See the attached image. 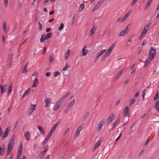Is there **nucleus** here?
Returning <instances> with one entry per match:
<instances>
[{
	"instance_id": "obj_17",
	"label": "nucleus",
	"mask_w": 159,
	"mask_h": 159,
	"mask_svg": "<svg viewBox=\"0 0 159 159\" xmlns=\"http://www.w3.org/2000/svg\"><path fill=\"white\" fill-rule=\"evenodd\" d=\"M150 25L148 24L146 25L141 33V34L144 36L146 34L149 29Z\"/></svg>"
},
{
	"instance_id": "obj_5",
	"label": "nucleus",
	"mask_w": 159,
	"mask_h": 159,
	"mask_svg": "<svg viewBox=\"0 0 159 159\" xmlns=\"http://www.w3.org/2000/svg\"><path fill=\"white\" fill-rule=\"evenodd\" d=\"M131 12V11H128L123 17L119 18L117 20V22H119L120 23L124 22L130 15Z\"/></svg>"
},
{
	"instance_id": "obj_42",
	"label": "nucleus",
	"mask_w": 159,
	"mask_h": 159,
	"mask_svg": "<svg viewBox=\"0 0 159 159\" xmlns=\"http://www.w3.org/2000/svg\"><path fill=\"white\" fill-rule=\"evenodd\" d=\"M61 122V120H59L53 126L54 128L56 129L57 127L59 125L60 123Z\"/></svg>"
},
{
	"instance_id": "obj_55",
	"label": "nucleus",
	"mask_w": 159,
	"mask_h": 159,
	"mask_svg": "<svg viewBox=\"0 0 159 159\" xmlns=\"http://www.w3.org/2000/svg\"><path fill=\"white\" fill-rule=\"evenodd\" d=\"M144 150H143L141 151L138 154V156L139 157H140L144 153Z\"/></svg>"
},
{
	"instance_id": "obj_47",
	"label": "nucleus",
	"mask_w": 159,
	"mask_h": 159,
	"mask_svg": "<svg viewBox=\"0 0 159 159\" xmlns=\"http://www.w3.org/2000/svg\"><path fill=\"white\" fill-rule=\"evenodd\" d=\"M159 98V92H157L156 95L154 97L153 99L154 100H156Z\"/></svg>"
},
{
	"instance_id": "obj_62",
	"label": "nucleus",
	"mask_w": 159,
	"mask_h": 159,
	"mask_svg": "<svg viewBox=\"0 0 159 159\" xmlns=\"http://www.w3.org/2000/svg\"><path fill=\"white\" fill-rule=\"evenodd\" d=\"M147 91V90L146 89H144L142 92V95H145L146 94V92Z\"/></svg>"
},
{
	"instance_id": "obj_10",
	"label": "nucleus",
	"mask_w": 159,
	"mask_h": 159,
	"mask_svg": "<svg viewBox=\"0 0 159 159\" xmlns=\"http://www.w3.org/2000/svg\"><path fill=\"white\" fill-rule=\"evenodd\" d=\"M115 117V116L114 114H111L107 119V123L108 124L111 123L114 119Z\"/></svg>"
},
{
	"instance_id": "obj_53",
	"label": "nucleus",
	"mask_w": 159,
	"mask_h": 159,
	"mask_svg": "<svg viewBox=\"0 0 159 159\" xmlns=\"http://www.w3.org/2000/svg\"><path fill=\"white\" fill-rule=\"evenodd\" d=\"M60 73L57 71L56 72L53 73V75L54 77H56L58 75H60Z\"/></svg>"
},
{
	"instance_id": "obj_14",
	"label": "nucleus",
	"mask_w": 159,
	"mask_h": 159,
	"mask_svg": "<svg viewBox=\"0 0 159 159\" xmlns=\"http://www.w3.org/2000/svg\"><path fill=\"white\" fill-rule=\"evenodd\" d=\"M102 142L101 140L99 139L98 140L97 142L95 143L92 151L93 152H94L96 149L99 146Z\"/></svg>"
},
{
	"instance_id": "obj_27",
	"label": "nucleus",
	"mask_w": 159,
	"mask_h": 159,
	"mask_svg": "<svg viewBox=\"0 0 159 159\" xmlns=\"http://www.w3.org/2000/svg\"><path fill=\"white\" fill-rule=\"evenodd\" d=\"M155 109L159 113V101H156L154 104Z\"/></svg>"
},
{
	"instance_id": "obj_49",
	"label": "nucleus",
	"mask_w": 159,
	"mask_h": 159,
	"mask_svg": "<svg viewBox=\"0 0 159 159\" xmlns=\"http://www.w3.org/2000/svg\"><path fill=\"white\" fill-rule=\"evenodd\" d=\"M135 101V99H134L132 98V99H131L129 101V106H131L133 104V103Z\"/></svg>"
},
{
	"instance_id": "obj_38",
	"label": "nucleus",
	"mask_w": 159,
	"mask_h": 159,
	"mask_svg": "<svg viewBox=\"0 0 159 159\" xmlns=\"http://www.w3.org/2000/svg\"><path fill=\"white\" fill-rule=\"evenodd\" d=\"M28 64L27 63L24 67L23 70L22 71V73L25 74H26L27 73V66Z\"/></svg>"
},
{
	"instance_id": "obj_11",
	"label": "nucleus",
	"mask_w": 159,
	"mask_h": 159,
	"mask_svg": "<svg viewBox=\"0 0 159 159\" xmlns=\"http://www.w3.org/2000/svg\"><path fill=\"white\" fill-rule=\"evenodd\" d=\"M0 88L1 89V94L2 95L3 93H5L6 92L8 88V85L7 84H6L3 86L2 84H1L0 85Z\"/></svg>"
},
{
	"instance_id": "obj_4",
	"label": "nucleus",
	"mask_w": 159,
	"mask_h": 159,
	"mask_svg": "<svg viewBox=\"0 0 159 159\" xmlns=\"http://www.w3.org/2000/svg\"><path fill=\"white\" fill-rule=\"evenodd\" d=\"M156 52L155 48L153 47H151L149 52L148 58L151 60H152L156 56Z\"/></svg>"
},
{
	"instance_id": "obj_3",
	"label": "nucleus",
	"mask_w": 159,
	"mask_h": 159,
	"mask_svg": "<svg viewBox=\"0 0 159 159\" xmlns=\"http://www.w3.org/2000/svg\"><path fill=\"white\" fill-rule=\"evenodd\" d=\"M11 127L10 126L7 127L6 129L3 134L2 128L0 127V136L1 137L2 140H3L8 136L11 130Z\"/></svg>"
},
{
	"instance_id": "obj_22",
	"label": "nucleus",
	"mask_w": 159,
	"mask_h": 159,
	"mask_svg": "<svg viewBox=\"0 0 159 159\" xmlns=\"http://www.w3.org/2000/svg\"><path fill=\"white\" fill-rule=\"evenodd\" d=\"M102 3V1H99L95 5L92 11H94L98 7H99Z\"/></svg>"
},
{
	"instance_id": "obj_20",
	"label": "nucleus",
	"mask_w": 159,
	"mask_h": 159,
	"mask_svg": "<svg viewBox=\"0 0 159 159\" xmlns=\"http://www.w3.org/2000/svg\"><path fill=\"white\" fill-rule=\"evenodd\" d=\"M96 29L97 28L95 26L93 27L92 29L89 32V36H92L95 33Z\"/></svg>"
},
{
	"instance_id": "obj_13",
	"label": "nucleus",
	"mask_w": 159,
	"mask_h": 159,
	"mask_svg": "<svg viewBox=\"0 0 159 159\" xmlns=\"http://www.w3.org/2000/svg\"><path fill=\"white\" fill-rule=\"evenodd\" d=\"M22 153V144L21 143V145L18 148V151L17 154L16 156V158L17 159H19Z\"/></svg>"
},
{
	"instance_id": "obj_15",
	"label": "nucleus",
	"mask_w": 159,
	"mask_h": 159,
	"mask_svg": "<svg viewBox=\"0 0 159 159\" xmlns=\"http://www.w3.org/2000/svg\"><path fill=\"white\" fill-rule=\"evenodd\" d=\"M124 70V69H122L120 70L116 75L115 77L113 79V81H116L117 79L120 77L121 76L122 73L123 72Z\"/></svg>"
},
{
	"instance_id": "obj_46",
	"label": "nucleus",
	"mask_w": 159,
	"mask_h": 159,
	"mask_svg": "<svg viewBox=\"0 0 159 159\" xmlns=\"http://www.w3.org/2000/svg\"><path fill=\"white\" fill-rule=\"evenodd\" d=\"M56 129L53 126L48 134L52 135V134L54 132V131Z\"/></svg>"
},
{
	"instance_id": "obj_51",
	"label": "nucleus",
	"mask_w": 159,
	"mask_h": 159,
	"mask_svg": "<svg viewBox=\"0 0 159 159\" xmlns=\"http://www.w3.org/2000/svg\"><path fill=\"white\" fill-rule=\"evenodd\" d=\"M70 67V66L68 64H66L63 69V71H66L67 70V69Z\"/></svg>"
},
{
	"instance_id": "obj_18",
	"label": "nucleus",
	"mask_w": 159,
	"mask_h": 159,
	"mask_svg": "<svg viewBox=\"0 0 159 159\" xmlns=\"http://www.w3.org/2000/svg\"><path fill=\"white\" fill-rule=\"evenodd\" d=\"M36 105L31 104L30 105V108L28 111V113L29 114H30L35 109Z\"/></svg>"
},
{
	"instance_id": "obj_12",
	"label": "nucleus",
	"mask_w": 159,
	"mask_h": 159,
	"mask_svg": "<svg viewBox=\"0 0 159 159\" xmlns=\"http://www.w3.org/2000/svg\"><path fill=\"white\" fill-rule=\"evenodd\" d=\"M44 101L45 103V107H49L50 104L51 103L52 99L50 98L46 97L44 99Z\"/></svg>"
},
{
	"instance_id": "obj_59",
	"label": "nucleus",
	"mask_w": 159,
	"mask_h": 159,
	"mask_svg": "<svg viewBox=\"0 0 159 159\" xmlns=\"http://www.w3.org/2000/svg\"><path fill=\"white\" fill-rule=\"evenodd\" d=\"M49 0H44L43 2V4L44 5L48 2Z\"/></svg>"
},
{
	"instance_id": "obj_57",
	"label": "nucleus",
	"mask_w": 159,
	"mask_h": 159,
	"mask_svg": "<svg viewBox=\"0 0 159 159\" xmlns=\"http://www.w3.org/2000/svg\"><path fill=\"white\" fill-rule=\"evenodd\" d=\"M137 1L138 0H133V1H132L131 3V5L132 6L134 5L136 3V2H137Z\"/></svg>"
},
{
	"instance_id": "obj_40",
	"label": "nucleus",
	"mask_w": 159,
	"mask_h": 159,
	"mask_svg": "<svg viewBox=\"0 0 159 159\" xmlns=\"http://www.w3.org/2000/svg\"><path fill=\"white\" fill-rule=\"evenodd\" d=\"M38 128L40 132V133L43 134H44V132L42 128L40 126H38Z\"/></svg>"
},
{
	"instance_id": "obj_64",
	"label": "nucleus",
	"mask_w": 159,
	"mask_h": 159,
	"mask_svg": "<svg viewBox=\"0 0 159 159\" xmlns=\"http://www.w3.org/2000/svg\"><path fill=\"white\" fill-rule=\"evenodd\" d=\"M51 29L50 28H47L46 30V32H49L51 30Z\"/></svg>"
},
{
	"instance_id": "obj_48",
	"label": "nucleus",
	"mask_w": 159,
	"mask_h": 159,
	"mask_svg": "<svg viewBox=\"0 0 159 159\" xmlns=\"http://www.w3.org/2000/svg\"><path fill=\"white\" fill-rule=\"evenodd\" d=\"M4 3L5 7L6 8L7 7L8 4V0H4Z\"/></svg>"
},
{
	"instance_id": "obj_19",
	"label": "nucleus",
	"mask_w": 159,
	"mask_h": 159,
	"mask_svg": "<svg viewBox=\"0 0 159 159\" xmlns=\"http://www.w3.org/2000/svg\"><path fill=\"white\" fill-rule=\"evenodd\" d=\"M70 52V50L69 49H67L65 52L64 57L65 61L69 57Z\"/></svg>"
},
{
	"instance_id": "obj_39",
	"label": "nucleus",
	"mask_w": 159,
	"mask_h": 159,
	"mask_svg": "<svg viewBox=\"0 0 159 159\" xmlns=\"http://www.w3.org/2000/svg\"><path fill=\"white\" fill-rule=\"evenodd\" d=\"M84 4H81L80 6L79 10H78V12H81L82 10H83V9L84 8Z\"/></svg>"
},
{
	"instance_id": "obj_44",
	"label": "nucleus",
	"mask_w": 159,
	"mask_h": 159,
	"mask_svg": "<svg viewBox=\"0 0 159 159\" xmlns=\"http://www.w3.org/2000/svg\"><path fill=\"white\" fill-rule=\"evenodd\" d=\"M52 35V33H48L45 36H46V39H48L50 38L51 37Z\"/></svg>"
},
{
	"instance_id": "obj_45",
	"label": "nucleus",
	"mask_w": 159,
	"mask_h": 159,
	"mask_svg": "<svg viewBox=\"0 0 159 159\" xmlns=\"http://www.w3.org/2000/svg\"><path fill=\"white\" fill-rule=\"evenodd\" d=\"M64 24L63 23H61L60 25L58 28V30L59 31H61L63 30L64 28Z\"/></svg>"
},
{
	"instance_id": "obj_41",
	"label": "nucleus",
	"mask_w": 159,
	"mask_h": 159,
	"mask_svg": "<svg viewBox=\"0 0 159 159\" xmlns=\"http://www.w3.org/2000/svg\"><path fill=\"white\" fill-rule=\"evenodd\" d=\"M12 84L10 85L9 86V89L7 91V94H9L12 91Z\"/></svg>"
},
{
	"instance_id": "obj_50",
	"label": "nucleus",
	"mask_w": 159,
	"mask_h": 159,
	"mask_svg": "<svg viewBox=\"0 0 159 159\" xmlns=\"http://www.w3.org/2000/svg\"><path fill=\"white\" fill-rule=\"evenodd\" d=\"M70 130V128H67L66 129L65 131H64L63 133V135L65 136L66 135L67 133L69 132Z\"/></svg>"
},
{
	"instance_id": "obj_29",
	"label": "nucleus",
	"mask_w": 159,
	"mask_h": 159,
	"mask_svg": "<svg viewBox=\"0 0 159 159\" xmlns=\"http://www.w3.org/2000/svg\"><path fill=\"white\" fill-rule=\"evenodd\" d=\"M86 47V45H85L82 49V54L83 56H85L88 52V50L85 49Z\"/></svg>"
},
{
	"instance_id": "obj_28",
	"label": "nucleus",
	"mask_w": 159,
	"mask_h": 159,
	"mask_svg": "<svg viewBox=\"0 0 159 159\" xmlns=\"http://www.w3.org/2000/svg\"><path fill=\"white\" fill-rule=\"evenodd\" d=\"M25 137L26 140L27 141H29L30 139V134L29 131H27L25 133Z\"/></svg>"
},
{
	"instance_id": "obj_56",
	"label": "nucleus",
	"mask_w": 159,
	"mask_h": 159,
	"mask_svg": "<svg viewBox=\"0 0 159 159\" xmlns=\"http://www.w3.org/2000/svg\"><path fill=\"white\" fill-rule=\"evenodd\" d=\"M38 25H39V30L40 31L42 30V25L41 24L40 22L38 23Z\"/></svg>"
},
{
	"instance_id": "obj_2",
	"label": "nucleus",
	"mask_w": 159,
	"mask_h": 159,
	"mask_svg": "<svg viewBox=\"0 0 159 159\" xmlns=\"http://www.w3.org/2000/svg\"><path fill=\"white\" fill-rule=\"evenodd\" d=\"M116 42H114L110 46L109 49L103 55L102 57L103 60H104L106 57H108L110 55L112 50L116 46Z\"/></svg>"
},
{
	"instance_id": "obj_33",
	"label": "nucleus",
	"mask_w": 159,
	"mask_h": 159,
	"mask_svg": "<svg viewBox=\"0 0 159 159\" xmlns=\"http://www.w3.org/2000/svg\"><path fill=\"white\" fill-rule=\"evenodd\" d=\"M120 121V119L119 118H118L116 121L114 122L113 123V126L112 127V129H114L118 123Z\"/></svg>"
},
{
	"instance_id": "obj_54",
	"label": "nucleus",
	"mask_w": 159,
	"mask_h": 159,
	"mask_svg": "<svg viewBox=\"0 0 159 159\" xmlns=\"http://www.w3.org/2000/svg\"><path fill=\"white\" fill-rule=\"evenodd\" d=\"M70 94V92H68L65 95L62 96L63 98L65 99L66 98H67Z\"/></svg>"
},
{
	"instance_id": "obj_35",
	"label": "nucleus",
	"mask_w": 159,
	"mask_h": 159,
	"mask_svg": "<svg viewBox=\"0 0 159 159\" xmlns=\"http://www.w3.org/2000/svg\"><path fill=\"white\" fill-rule=\"evenodd\" d=\"M3 28L4 31L6 33H7V28L6 25V23L5 22H4L3 24Z\"/></svg>"
},
{
	"instance_id": "obj_8",
	"label": "nucleus",
	"mask_w": 159,
	"mask_h": 159,
	"mask_svg": "<svg viewBox=\"0 0 159 159\" xmlns=\"http://www.w3.org/2000/svg\"><path fill=\"white\" fill-rule=\"evenodd\" d=\"M105 124V121L104 120H102L100 121L97 125V130L98 132H99L102 129V126L104 125Z\"/></svg>"
},
{
	"instance_id": "obj_60",
	"label": "nucleus",
	"mask_w": 159,
	"mask_h": 159,
	"mask_svg": "<svg viewBox=\"0 0 159 159\" xmlns=\"http://www.w3.org/2000/svg\"><path fill=\"white\" fill-rule=\"evenodd\" d=\"M99 57L97 55H96V57H95V58H94V62H95L96 61H97Z\"/></svg>"
},
{
	"instance_id": "obj_16",
	"label": "nucleus",
	"mask_w": 159,
	"mask_h": 159,
	"mask_svg": "<svg viewBox=\"0 0 159 159\" xmlns=\"http://www.w3.org/2000/svg\"><path fill=\"white\" fill-rule=\"evenodd\" d=\"M62 104L57 101L53 107V109L55 111H57L61 106Z\"/></svg>"
},
{
	"instance_id": "obj_32",
	"label": "nucleus",
	"mask_w": 159,
	"mask_h": 159,
	"mask_svg": "<svg viewBox=\"0 0 159 159\" xmlns=\"http://www.w3.org/2000/svg\"><path fill=\"white\" fill-rule=\"evenodd\" d=\"M129 108L128 107H126L124 109V115L125 116H126L129 113Z\"/></svg>"
},
{
	"instance_id": "obj_37",
	"label": "nucleus",
	"mask_w": 159,
	"mask_h": 159,
	"mask_svg": "<svg viewBox=\"0 0 159 159\" xmlns=\"http://www.w3.org/2000/svg\"><path fill=\"white\" fill-rule=\"evenodd\" d=\"M47 39H46V36L44 34L41 35V38L40 39V42L41 43L43 42L45 40Z\"/></svg>"
},
{
	"instance_id": "obj_23",
	"label": "nucleus",
	"mask_w": 159,
	"mask_h": 159,
	"mask_svg": "<svg viewBox=\"0 0 159 159\" xmlns=\"http://www.w3.org/2000/svg\"><path fill=\"white\" fill-rule=\"evenodd\" d=\"M153 1L152 0H148L147 3H146L145 7L144 9L145 10H147L148 9V7H149Z\"/></svg>"
},
{
	"instance_id": "obj_1",
	"label": "nucleus",
	"mask_w": 159,
	"mask_h": 159,
	"mask_svg": "<svg viewBox=\"0 0 159 159\" xmlns=\"http://www.w3.org/2000/svg\"><path fill=\"white\" fill-rule=\"evenodd\" d=\"M15 139V135H13L7 146V156L9 155L12 151V148L14 144V141Z\"/></svg>"
},
{
	"instance_id": "obj_6",
	"label": "nucleus",
	"mask_w": 159,
	"mask_h": 159,
	"mask_svg": "<svg viewBox=\"0 0 159 159\" xmlns=\"http://www.w3.org/2000/svg\"><path fill=\"white\" fill-rule=\"evenodd\" d=\"M75 99H73L67 105L64 110L66 113H67L72 107L75 102Z\"/></svg>"
},
{
	"instance_id": "obj_9",
	"label": "nucleus",
	"mask_w": 159,
	"mask_h": 159,
	"mask_svg": "<svg viewBox=\"0 0 159 159\" xmlns=\"http://www.w3.org/2000/svg\"><path fill=\"white\" fill-rule=\"evenodd\" d=\"M128 25L127 26L124 30L121 31L118 34L119 37H123L127 34L128 33Z\"/></svg>"
},
{
	"instance_id": "obj_63",
	"label": "nucleus",
	"mask_w": 159,
	"mask_h": 159,
	"mask_svg": "<svg viewBox=\"0 0 159 159\" xmlns=\"http://www.w3.org/2000/svg\"><path fill=\"white\" fill-rule=\"evenodd\" d=\"M140 93L139 92H138V93H137L135 95H134V97L135 98H136L137 97H138L139 94Z\"/></svg>"
},
{
	"instance_id": "obj_30",
	"label": "nucleus",
	"mask_w": 159,
	"mask_h": 159,
	"mask_svg": "<svg viewBox=\"0 0 159 159\" xmlns=\"http://www.w3.org/2000/svg\"><path fill=\"white\" fill-rule=\"evenodd\" d=\"M52 135H50V134H48L47 136H46V138L44 140L43 143V144H45L48 141L49 139L50 138L51 136Z\"/></svg>"
},
{
	"instance_id": "obj_31",
	"label": "nucleus",
	"mask_w": 159,
	"mask_h": 159,
	"mask_svg": "<svg viewBox=\"0 0 159 159\" xmlns=\"http://www.w3.org/2000/svg\"><path fill=\"white\" fill-rule=\"evenodd\" d=\"M152 60H150L149 58V59L146 60V61L144 62V67H146L148 65L151 63V61Z\"/></svg>"
},
{
	"instance_id": "obj_21",
	"label": "nucleus",
	"mask_w": 159,
	"mask_h": 159,
	"mask_svg": "<svg viewBox=\"0 0 159 159\" xmlns=\"http://www.w3.org/2000/svg\"><path fill=\"white\" fill-rule=\"evenodd\" d=\"M5 152V146L4 145H2L0 147V156L3 155Z\"/></svg>"
},
{
	"instance_id": "obj_34",
	"label": "nucleus",
	"mask_w": 159,
	"mask_h": 159,
	"mask_svg": "<svg viewBox=\"0 0 159 159\" xmlns=\"http://www.w3.org/2000/svg\"><path fill=\"white\" fill-rule=\"evenodd\" d=\"M49 59L50 62L52 64L55 62V60L54 57L52 56H50L49 57Z\"/></svg>"
},
{
	"instance_id": "obj_52",
	"label": "nucleus",
	"mask_w": 159,
	"mask_h": 159,
	"mask_svg": "<svg viewBox=\"0 0 159 159\" xmlns=\"http://www.w3.org/2000/svg\"><path fill=\"white\" fill-rule=\"evenodd\" d=\"M65 99H64L63 97H62L61 98H60L58 100V101H59V102L61 103V104L63 103V102L65 100Z\"/></svg>"
},
{
	"instance_id": "obj_26",
	"label": "nucleus",
	"mask_w": 159,
	"mask_h": 159,
	"mask_svg": "<svg viewBox=\"0 0 159 159\" xmlns=\"http://www.w3.org/2000/svg\"><path fill=\"white\" fill-rule=\"evenodd\" d=\"M31 90V88H29L26 90L22 96V98H23L25 96L28 95L30 93Z\"/></svg>"
},
{
	"instance_id": "obj_7",
	"label": "nucleus",
	"mask_w": 159,
	"mask_h": 159,
	"mask_svg": "<svg viewBox=\"0 0 159 159\" xmlns=\"http://www.w3.org/2000/svg\"><path fill=\"white\" fill-rule=\"evenodd\" d=\"M83 128L84 125H81L79 126L75 132L74 135L75 138H77L79 136L80 133L82 130Z\"/></svg>"
},
{
	"instance_id": "obj_61",
	"label": "nucleus",
	"mask_w": 159,
	"mask_h": 159,
	"mask_svg": "<svg viewBox=\"0 0 159 159\" xmlns=\"http://www.w3.org/2000/svg\"><path fill=\"white\" fill-rule=\"evenodd\" d=\"M37 143H35L34 144V145L33 146V150H34L36 149V147L37 146Z\"/></svg>"
},
{
	"instance_id": "obj_25",
	"label": "nucleus",
	"mask_w": 159,
	"mask_h": 159,
	"mask_svg": "<svg viewBox=\"0 0 159 159\" xmlns=\"http://www.w3.org/2000/svg\"><path fill=\"white\" fill-rule=\"evenodd\" d=\"M39 82V80L37 78H35L33 82V84L32 87L34 88L37 87Z\"/></svg>"
},
{
	"instance_id": "obj_24",
	"label": "nucleus",
	"mask_w": 159,
	"mask_h": 159,
	"mask_svg": "<svg viewBox=\"0 0 159 159\" xmlns=\"http://www.w3.org/2000/svg\"><path fill=\"white\" fill-rule=\"evenodd\" d=\"M48 150V147L46 146H45L44 148V150L42 151L40 154L39 156L40 157H43L44 154H45L46 152Z\"/></svg>"
},
{
	"instance_id": "obj_58",
	"label": "nucleus",
	"mask_w": 159,
	"mask_h": 159,
	"mask_svg": "<svg viewBox=\"0 0 159 159\" xmlns=\"http://www.w3.org/2000/svg\"><path fill=\"white\" fill-rule=\"evenodd\" d=\"M51 75V73L50 72H48L46 74V75L48 77H50Z\"/></svg>"
},
{
	"instance_id": "obj_36",
	"label": "nucleus",
	"mask_w": 159,
	"mask_h": 159,
	"mask_svg": "<svg viewBox=\"0 0 159 159\" xmlns=\"http://www.w3.org/2000/svg\"><path fill=\"white\" fill-rule=\"evenodd\" d=\"M106 51L105 49H103L98 52L97 54V55L99 57H100L103 53H104Z\"/></svg>"
},
{
	"instance_id": "obj_43",
	"label": "nucleus",
	"mask_w": 159,
	"mask_h": 159,
	"mask_svg": "<svg viewBox=\"0 0 159 159\" xmlns=\"http://www.w3.org/2000/svg\"><path fill=\"white\" fill-rule=\"evenodd\" d=\"M61 122V120H59L53 126L54 128L56 129L57 127L59 125L60 123Z\"/></svg>"
}]
</instances>
